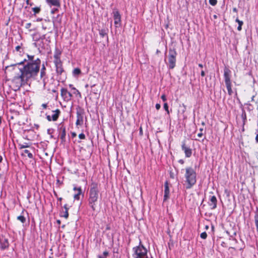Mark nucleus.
<instances>
[{"mask_svg":"<svg viewBox=\"0 0 258 258\" xmlns=\"http://www.w3.org/2000/svg\"><path fill=\"white\" fill-rule=\"evenodd\" d=\"M69 87L73 90V93L74 94L79 95L81 96V93L78 90L75 88L72 84H70Z\"/></svg>","mask_w":258,"mask_h":258,"instance_id":"nucleus-22","label":"nucleus"},{"mask_svg":"<svg viewBox=\"0 0 258 258\" xmlns=\"http://www.w3.org/2000/svg\"><path fill=\"white\" fill-rule=\"evenodd\" d=\"M176 55L177 52L175 49L170 48L169 50V54L167 57L168 61L166 62L169 69H173L175 67Z\"/></svg>","mask_w":258,"mask_h":258,"instance_id":"nucleus-7","label":"nucleus"},{"mask_svg":"<svg viewBox=\"0 0 258 258\" xmlns=\"http://www.w3.org/2000/svg\"><path fill=\"white\" fill-rule=\"evenodd\" d=\"M9 246V243L8 239L2 237L0 239V247L2 249L8 248Z\"/></svg>","mask_w":258,"mask_h":258,"instance_id":"nucleus-15","label":"nucleus"},{"mask_svg":"<svg viewBox=\"0 0 258 258\" xmlns=\"http://www.w3.org/2000/svg\"><path fill=\"white\" fill-rule=\"evenodd\" d=\"M88 87H89V85H88V84H86V85H85V88H88Z\"/></svg>","mask_w":258,"mask_h":258,"instance_id":"nucleus-58","label":"nucleus"},{"mask_svg":"<svg viewBox=\"0 0 258 258\" xmlns=\"http://www.w3.org/2000/svg\"><path fill=\"white\" fill-rule=\"evenodd\" d=\"M26 61V59H25L23 61L13 66V70L16 73L13 81L16 84V87L18 88L26 83L29 79L37 76L40 70L41 60L39 58L28 62L22 68L19 69L16 67L17 65L23 64Z\"/></svg>","mask_w":258,"mask_h":258,"instance_id":"nucleus-1","label":"nucleus"},{"mask_svg":"<svg viewBox=\"0 0 258 258\" xmlns=\"http://www.w3.org/2000/svg\"><path fill=\"white\" fill-rule=\"evenodd\" d=\"M199 67H200V68H202L203 67V64H202L200 63V64H199Z\"/></svg>","mask_w":258,"mask_h":258,"instance_id":"nucleus-52","label":"nucleus"},{"mask_svg":"<svg viewBox=\"0 0 258 258\" xmlns=\"http://www.w3.org/2000/svg\"><path fill=\"white\" fill-rule=\"evenodd\" d=\"M37 33H36L33 35V38L35 39V41H38L39 39V38L37 37Z\"/></svg>","mask_w":258,"mask_h":258,"instance_id":"nucleus-39","label":"nucleus"},{"mask_svg":"<svg viewBox=\"0 0 258 258\" xmlns=\"http://www.w3.org/2000/svg\"><path fill=\"white\" fill-rule=\"evenodd\" d=\"M113 17L114 20V24L116 27H118L120 25L121 23V16L119 14V11L117 10H113Z\"/></svg>","mask_w":258,"mask_h":258,"instance_id":"nucleus-11","label":"nucleus"},{"mask_svg":"<svg viewBox=\"0 0 258 258\" xmlns=\"http://www.w3.org/2000/svg\"><path fill=\"white\" fill-rule=\"evenodd\" d=\"M79 137L80 139L83 140V139H85V135L84 134L81 133V134H79Z\"/></svg>","mask_w":258,"mask_h":258,"instance_id":"nucleus-37","label":"nucleus"},{"mask_svg":"<svg viewBox=\"0 0 258 258\" xmlns=\"http://www.w3.org/2000/svg\"><path fill=\"white\" fill-rule=\"evenodd\" d=\"M161 99L162 100L165 102L166 101V95L165 94H163L162 96H161Z\"/></svg>","mask_w":258,"mask_h":258,"instance_id":"nucleus-40","label":"nucleus"},{"mask_svg":"<svg viewBox=\"0 0 258 258\" xmlns=\"http://www.w3.org/2000/svg\"><path fill=\"white\" fill-rule=\"evenodd\" d=\"M26 3L28 5H29L30 6H32L33 5V3H31V2H29V0H26Z\"/></svg>","mask_w":258,"mask_h":258,"instance_id":"nucleus-45","label":"nucleus"},{"mask_svg":"<svg viewBox=\"0 0 258 258\" xmlns=\"http://www.w3.org/2000/svg\"><path fill=\"white\" fill-rule=\"evenodd\" d=\"M200 133L198 134V137L200 138H202L203 136V128H200Z\"/></svg>","mask_w":258,"mask_h":258,"instance_id":"nucleus-33","label":"nucleus"},{"mask_svg":"<svg viewBox=\"0 0 258 258\" xmlns=\"http://www.w3.org/2000/svg\"><path fill=\"white\" fill-rule=\"evenodd\" d=\"M31 23H27L26 24V27L27 28H30L31 27Z\"/></svg>","mask_w":258,"mask_h":258,"instance_id":"nucleus-46","label":"nucleus"},{"mask_svg":"<svg viewBox=\"0 0 258 258\" xmlns=\"http://www.w3.org/2000/svg\"><path fill=\"white\" fill-rule=\"evenodd\" d=\"M109 253L107 251H105L103 253V255H98V258H107V256H108Z\"/></svg>","mask_w":258,"mask_h":258,"instance_id":"nucleus-26","label":"nucleus"},{"mask_svg":"<svg viewBox=\"0 0 258 258\" xmlns=\"http://www.w3.org/2000/svg\"><path fill=\"white\" fill-rule=\"evenodd\" d=\"M99 185L96 182H92L90 185L89 190L88 205L93 211H96L97 204L99 199H101L99 195Z\"/></svg>","mask_w":258,"mask_h":258,"instance_id":"nucleus-2","label":"nucleus"},{"mask_svg":"<svg viewBox=\"0 0 258 258\" xmlns=\"http://www.w3.org/2000/svg\"><path fill=\"white\" fill-rule=\"evenodd\" d=\"M58 9L57 8H53L51 11V14H54L55 13H56L57 12H58Z\"/></svg>","mask_w":258,"mask_h":258,"instance_id":"nucleus-38","label":"nucleus"},{"mask_svg":"<svg viewBox=\"0 0 258 258\" xmlns=\"http://www.w3.org/2000/svg\"><path fill=\"white\" fill-rule=\"evenodd\" d=\"M64 208L65 209V210H67V209H68V210H69V209H68V208H67V205H65L64 206Z\"/></svg>","mask_w":258,"mask_h":258,"instance_id":"nucleus-54","label":"nucleus"},{"mask_svg":"<svg viewBox=\"0 0 258 258\" xmlns=\"http://www.w3.org/2000/svg\"><path fill=\"white\" fill-rule=\"evenodd\" d=\"M77 121H76V125H82L83 123V115L78 112H77Z\"/></svg>","mask_w":258,"mask_h":258,"instance_id":"nucleus-19","label":"nucleus"},{"mask_svg":"<svg viewBox=\"0 0 258 258\" xmlns=\"http://www.w3.org/2000/svg\"><path fill=\"white\" fill-rule=\"evenodd\" d=\"M57 223L58 224H60V221L59 220H57L56 221Z\"/></svg>","mask_w":258,"mask_h":258,"instance_id":"nucleus-56","label":"nucleus"},{"mask_svg":"<svg viewBox=\"0 0 258 258\" xmlns=\"http://www.w3.org/2000/svg\"><path fill=\"white\" fill-rule=\"evenodd\" d=\"M134 253L133 254L134 258H148L147 255V249L142 244L140 240L138 246L134 247L133 248Z\"/></svg>","mask_w":258,"mask_h":258,"instance_id":"nucleus-4","label":"nucleus"},{"mask_svg":"<svg viewBox=\"0 0 258 258\" xmlns=\"http://www.w3.org/2000/svg\"><path fill=\"white\" fill-rule=\"evenodd\" d=\"M233 11L234 12L237 13V9H236V8H234L233 9Z\"/></svg>","mask_w":258,"mask_h":258,"instance_id":"nucleus-48","label":"nucleus"},{"mask_svg":"<svg viewBox=\"0 0 258 258\" xmlns=\"http://www.w3.org/2000/svg\"><path fill=\"white\" fill-rule=\"evenodd\" d=\"M25 154H27L28 157L30 159H32L33 158V154L28 150H24L23 152L21 154L22 156H25Z\"/></svg>","mask_w":258,"mask_h":258,"instance_id":"nucleus-21","label":"nucleus"},{"mask_svg":"<svg viewBox=\"0 0 258 258\" xmlns=\"http://www.w3.org/2000/svg\"><path fill=\"white\" fill-rule=\"evenodd\" d=\"M254 224L256 226V232L258 234V211H257L254 216Z\"/></svg>","mask_w":258,"mask_h":258,"instance_id":"nucleus-20","label":"nucleus"},{"mask_svg":"<svg viewBox=\"0 0 258 258\" xmlns=\"http://www.w3.org/2000/svg\"><path fill=\"white\" fill-rule=\"evenodd\" d=\"M52 115H46V119L48 121H56L60 114V111L59 109H57L55 110L52 111Z\"/></svg>","mask_w":258,"mask_h":258,"instance_id":"nucleus-9","label":"nucleus"},{"mask_svg":"<svg viewBox=\"0 0 258 258\" xmlns=\"http://www.w3.org/2000/svg\"><path fill=\"white\" fill-rule=\"evenodd\" d=\"M58 200L60 201H61L62 200V198H58Z\"/></svg>","mask_w":258,"mask_h":258,"instance_id":"nucleus-59","label":"nucleus"},{"mask_svg":"<svg viewBox=\"0 0 258 258\" xmlns=\"http://www.w3.org/2000/svg\"><path fill=\"white\" fill-rule=\"evenodd\" d=\"M203 125H205V123L204 122H202Z\"/></svg>","mask_w":258,"mask_h":258,"instance_id":"nucleus-62","label":"nucleus"},{"mask_svg":"<svg viewBox=\"0 0 258 258\" xmlns=\"http://www.w3.org/2000/svg\"><path fill=\"white\" fill-rule=\"evenodd\" d=\"M99 34L102 37H104L106 35V33L105 30L102 29L99 31Z\"/></svg>","mask_w":258,"mask_h":258,"instance_id":"nucleus-28","label":"nucleus"},{"mask_svg":"<svg viewBox=\"0 0 258 258\" xmlns=\"http://www.w3.org/2000/svg\"><path fill=\"white\" fill-rule=\"evenodd\" d=\"M60 54L61 52L59 50H56L54 54V63L56 68V72L58 75H60L64 72L62 63L60 58Z\"/></svg>","mask_w":258,"mask_h":258,"instance_id":"nucleus-6","label":"nucleus"},{"mask_svg":"<svg viewBox=\"0 0 258 258\" xmlns=\"http://www.w3.org/2000/svg\"><path fill=\"white\" fill-rule=\"evenodd\" d=\"M27 56H28V58L29 60H33L34 57V55H27Z\"/></svg>","mask_w":258,"mask_h":258,"instance_id":"nucleus-41","label":"nucleus"},{"mask_svg":"<svg viewBox=\"0 0 258 258\" xmlns=\"http://www.w3.org/2000/svg\"><path fill=\"white\" fill-rule=\"evenodd\" d=\"M181 149L184 151L186 157L189 158L191 156L192 150L189 147L186 146L184 142H182Z\"/></svg>","mask_w":258,"mask_h":258,"instance_id":"nucleus-13","label":"nucleus"},{"mask_svg":"<svg viewBox=\"0 0 258 258\" xmlns=\"http://www.w3.org/2000/svg\"><path fill=\"white\" fill-rule=\"evenodd\" d=\"M205 229H209V226L208 225H206L205 226Z\"/></svg>","mask_w":258,"mask_h":258,"instance_id":"nucleus-57","label":"nucleus"},{"mask_svg":"<svg viewBox=\"0 0 258 258\" xmlns=\"http://www.w3.org/2000/svg\"><path fill=\"white\" fill-rule=\"evenodd\" d=\"M15 49L17 51H19L20 53L23 51V49L22 48V47L21 45H18L16 47Z\"/></svg>","mask_w":258,"mask_h":258,"instance_id":"nucleus-32","label":"nucleus"},{"mask_svg":"<svg viewBox=\"0 0 258 258\" xmlns=\"http://www.w3.org/2000/svg\"><path fill=\"white\" fill-rule=\"evenodd\" d=\"M164 108L166 110V111L167 112V114H169L170 112H169V109H168V104H167V103H165L164 104Z\"/></svg>","mask_w":258,"mask_h":258,"instance_id":"nucleus-29","label":"nucleus"},{"mask_svg":"<svg viewBox=\"0 0 258 258\" xmlns=\"http://www.w3.org/2000/svg\"><path fill=\"white\" fill-rule=\"evenodd\" d=\"M208 205L211 210H214L217 208V200L215 196L210 195L209 197Z\"/></svg>","mask_w":258,"mask_h":258,"instance_id":"nucleus-12","label":"nucleus"},{"mask_svg":"<svg viewBox=\"0 0 258 258\" xmlns=\"http://www.w3.org/2000/svg\"><path fill=\"white\" fill-rule=\"evenodd\" d=\"M58 131L61 142L64 143L66 142V127L62 123L59 124Z\"/></svg>","mask_w":258,"mask_h":258,"instance_id":"nucleus-10","label":"nucleus"},{"mask_svg":"<svg viewBox=\"0 0 258 258\" xmlns=\"http://www.w3.org/2000/svg\"><path fill=\"white\" fill-rule=\"evenodd\" d=\"M2 123V118H1V117L0 116V124Z\"/></svg>","mask_w":258,"mask_h":258,"instance_id":"nucleus-61","label":"nucleus"},{"mask_svg":"<svg viewBox=\"0 0 258 258\" xmlns=\"http://www.w3.org/2000/svg\"><path fill=\"white\" fill-rule=\"evenodd\" d=\"M54 195L56 197H57V194L55 191H54Z\"/></svg>","mask_w":258,"mask_h":258,"instance_id":"nucleus-55","label":"nucleus"},{"mask_svg":"<svg viewBox=\"0 0 258 258\" xmlns=\"http://www.w3.org/2000/svg\"><path fill=\"white\" fill-rule=\"evenodd\" d=\"M200 237L202 239H205L207 237V233L206 232H202L200 235Z\"/></svg>","mask_w":258,"mask_h":258,"instance_id":"nucleus-30","label":"nucleus"},{"mask_svg":"<svg viewBox=\"0 0 258 258\" xmlns=\"http://www.w3.org/2000/svg\"><path fill=\"white\" fill-rule=\"evenodd\" d=\"M201 75L202 77H204L205 76V72L204 71H202Z\"/></svg>","mask_w":258,"mask_h":258,"instance_id":"nucleus-47","label":"nucleus"},{"mask_svg":"<svg viewBox=\"0 0 258 258\" xmlns=\"http://www.w3.org/2000/svg\"><path fill=\"white\" fill-rule=\"evenodd\" d=\"M81 73V71L79 68H75L73 72V74L74 76H77Z\"/></svg>","mask_w":258,"mask_h":258,"instance_id":"nucleus-24","label":"nucleus"},{"mask_svg":"<svg viewBox=\"0 0 258 258\" xmlns=\"http://www.w3.org/2000/svg\"><path fill=\"white\" fill-rule=\"evenodd\" d=\"M246 105L247 106V110H253V107L251 104H250L249 103H247V104H246Z\"/></svg>","mask_w":258,"mask_h":258,"instance_id":"nucleus-34","label":"nucleus"},{"mask_svg":"<svg viewBox=\"0 0 258 258\" xmlns=\"http://www.w3.org/2000/svg\"><path fill=\"white\" fill-rule=\"evenodd\" d=\"M236 22L238 23V26L237 27L238 31H240L242 29V26L243 24V22L242 21L239 20L238 18L236 19Z\"/></svg>","mask_w":258,"mask_h":258,"instance_id":"nucleus-23","label":"nucleus"},{"mask_svg":"<svg viewBox=\"0 0 258 258\" xmlns=\"http://www.w3.org/2000/svg\"><path fill=\"white\" fill-rule=\"evenodd\" d=\"M46 72V68H45L44 65H43V67H42V69H41L40 72Z\"/></svg>","mask_w":258,"mask_h":258,"instance_id":"nucleus-42","label":"nucleus"},{"mask_svg":"<svg viewBox=\"0 0 258 258\" xmlns=\"http://www.w3.org/2000/svg\"><path fill=\"white\" fill-rule=\"evenodd\" d=\"M60 95L64 101H70L71 100L73 95L69 92L66 88H61L60 90Z\"/></svg>","mask_w":258,"mask_h":258,"instance_id":"nucleus-8","label":"nucleus"},{"mask_svg":"<svg viewBox=\"0 0 258 258\" xmlns=\"http://www.w3.org/2000/svg\"><path fill=\"white\" fill-rule=\"evenodd\" d=\"M41 106L43 107V108L46 109L47 107V104L46 103H44L42 104Z\"/></svg>","mask_w":258,"mask_h":258,"instance_id":"nucleus-44","label":"nucleus"},{"mask_svg":"<svg viewBox=\"0 0 258 258\" xmlns=\"http://www.w3.org/2000/svg\"><path fill=\"white\" fill-rule=\"evenodd\" d=\"M29 147V145L26 143H25L24 145H20V149H24L25 148H28Z\"/></svg>","mask_w":258,"mask_h":258,"instance_id":"nucleus-35","label":"nucleus"},{"mask_svg":"<svg viewBox=\"0 0 258 258\" xmlns=\"http://www.w3.org/2000/svg\"><path fill=\"white\" fill-rule=\"evenodd\" d=\"M216 17H216V15H215V16H214V18H216Z\"/></svg>","mask_w":258,"mask_h":258,"instance_id":"nucleus-64","label":"nucleus"},{"mask_svg":"<svg viewBox=\"0 0 258 258\" xmlns=\"http://www.w3.org/2000/svg\"><path fill=\"white\" fill-rule=\"evenodd\" d=\"M3 160V157H2L1 155H0V163H1V162H2Z\"/></svg>","mask_w":258,"mask_h":258,"instance_id":"nucleus-50","label":"nucleus"},{"mask_svg":"<svg viewBox=\"0 0 258 258\" xmlns=\"http://www.w3.org/2000/svg\"><path fill=\"white\" fill-rule=\"evenodd\" d=\"M32 10L33 12H34V15H36V14L40 13V12L41 11V8H40V7H34V8H33L32 9Z\"/></svg>","mask_w":258,"mask_h":258,"instance_id":"nucleus-25","label":"nucleus"},{"mask_svg":"<svg viewBox=\"0 0 258 258\" xmlns=\"http://www.w3.org/2000/svg\"><path fill=\"white\" fill-rule=\"evenodd\" d=\"M209 3L212 6H215L217 3V0H209Z\"/></svg>","mask_w":258,"mask_h":258,"instance_id":"nucleus-31","label":"nucleus"},{"mask_svg":"<svg viewBox=\"0 0 258 258\" xmlns=\"http://www.w3.org/2000/svg\"><path fill=\"white\" fill-rule=\"evenodd\" d=\"M52 91H53V92H56V91H55V90H53Z\"/></svg>","mask_w":258,"mask_h":258,"instance_id":"nucleus-63","label":"nucleus"},{"mask_svg":"<svg viewBox=\"0 0 258 258\" xmlns=\"http://www.w3.org/2000/svg\"><path fill=\"white\" fill-rule=\"evenodd\" d=\"M76 133H72V136H73V137H76Z\"/></svg>","mask_w":258,"mask_h":258,"instance_id":"nucleus-53","label":"nucleus"},{"mask_svg":"<svg viewBox=\"0 0 258 258\" xmlns=\"http://www.w3.org/2000/svg\"><path fill=\"white\" fill-rule=\"evenodd\" d=\"M63 216L65 218H68L69 217V213H68V209H67V210H65L64 214L63 215Z\"/></svg>","mask_w":258,"mask_h":258,"instance_id":"nucleus-36","label":"nucleus"},{"mask_svg":"<svg viewBox=\"0 0 258 258\" xmlns=\"http://www.w3.org/2000/svg\"><path fill=\"white\" fill-rule=\"evenodd\" d=\"M17 219L20 221L22 223H24L26 222V218L24 216L20 215L17 217Z\"/></svg>","mask_w":258,"mask_h":258,"instance_id":"nucleus-27","label":"nucleus"},{"mask_svg":"<svg viewBox=\"0 0 258 258\" xmlns=\"http://www.w3.org/2000/svg\"><path fill=\"white\" fill-rule=\"evenodd\" d=\"M179 162L180 163H181V164H183L184 161H183V160H180L179 161Z\"/></svg>","mask_w":258,"mask_h":258,"instance_id":"nucleus-51","label":"nucleus"},{"mask_svg":"<svg viewBox=\"0 0 258 258\" xmlns=\"http://www.w3.org/2000/svg\"><path fill=\"white\" fill-rule=\"evenodd\" d=\"M231 76V71L228 68L225 67L224 69V78L228 94L229 96H231L233 93L232 89Z\"/></svg>","mask_w":258,"mask_h":258,"instance_id":"nucleus-5","label":"nucleus"},{"mask_svg":"<svg viewBox=\"0 0 258 258\" xmlns=\"http://www.w3.org/2000/svg\"><path fill=\"white\" fill-rule=\"evenodd\" d=\"M164 195L163 201H167L169 198V188L168 186V183L166 181L164 184Z\"/></svg>","mask_w":258,"mask_h":258,"instance_id":"nucleus-16","label":"nucleus"},{"mask_svg":"<svg viewBox=\"0 0 258 258\" xmlns=\"http://www.w3.org/2000/svg\"><path fill=\"white\" fill-rule=\"evenodd\" d=\"M73 190L75 191H77L74 196V198L75 200L79 201L80 199V196L83 195L82 189L81 186L77 187L76 185H74Z\"/></svg>","mask_w":258,"mask_h":258,"instance_id":"nucleus-14","label":"nucleus"},{"mask_svg":"<svg viewBox=\"0 0 258 258\" xmlns=\"http://www.w3.org/2000/svg\"><path fill=\"white\" fill-rule=\"evenodd\" d=\"M255 141L257 143H258V134L256 135L255 137Z\"/></svg>","mask_w":258,"mask_h":258,"instance_id":"nucleus-49","label":"nucleus"},{"mask_svg":"<svg viewBox=\"0 0 258 258\" xmlns=\"http://www.w3.org/2000/svg\"><path fill=\"white\" fill-rule=\"evenodd\" d=\"M196 172L195 170L190 167L185 168V178L186 183V188L189 189L196 183Z\"/></svg>","mask_w":258,"mask_h":258,"instance_id":"nucleus-3","label":"nucleus"},{"mask_svg":"<svg viewBox=\"0 0 258 258\" xmlns=\"http://www.w3.org/2000/svg\"><path fill=\"white\" fill-rule=\"evenodd\" d=\"M47 4L50 6L60 7V0H46Z\"/></svg>","mask_w":258,"mask_h":258,"instance_id":"nucleus-17","label":"nucleus"},{"mask_svg":"<svg viewBox=\"0 0 258 258\" xmlns=\"http://www.w3.org/2000/svg\"><path fill=\"white\" fill-rule=\"evenodd\" d=\"M155 107L157 110H159L161 106L159 104L157 103L156 104Z\"/></svg>","mask_w":258,"mask_h":258,"instance_id":"nucleus-43","label":"nucleus"},{"mask_svg":"<svg viewBox=\"0 0 258 258\" xmlns=\"http://www.w3.org/2000/svg\"><path fill=\"white\" fill-rule=\"evenodd\" d=\"M40 80H42L43 86L45 87L48 81L46 72H40Z\"/></svg>","mask_w":258,"mask_h":258,"instance_id":"nucleus-18","label":"nucleus"},{"mask_svg":"<svg viewBox=\"0 0 258 258\" xmlns=\"http://www.w3.org/2000/svg\"><path fill=\"white\" fill-rule=\"evenodd\" d=\"M95 86V85H92V86H91V87L92 88H93Z\"/></svg>","mask_w":258,"mask_h":258,"instance_id":"nucleus-60","label":"nucleus"}]
</instances>
